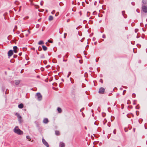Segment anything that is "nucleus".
Masks as SVG:
<instances>
[{
    "label": "nucleus",
    "mask_w": 147,
    "mask_h": 147,
    "mask_svg": "<svg viewBox=\"0 0 147 147\" xmlns=\"http://www.w3.org/2000/svg\"><path fill=\"white\" fill-rule=\"evenodd\" d=\"M142 5H147V0H142Z\"/></svg>",
    "instance_id": "10"
},
{
    "label": "nucleus",
    "mask_w": 147,
    "mask_h": 147,
    "mask_svg": "<svg viewBox=\"0 0 147 147\" xmlns=\"http://www.w3.org/2000/svg\"><path fill=\"white\" fill-rule=\"evenodd\" d=\"M17 117L18 118V119L19 121L20 122L21 120L22 119V117L21 116L19 115H18V116Z\"/></svg>",
    "instance_id": "17"
},
{
    "label": "nucleus",
    "mask_w": 147,
    "mask_h": 147,
    "mask_svg": "<svg viewBox=\"0 0 147 147\" xmlns=\"http://www.w3.org/2000/svg\"><path fill=\"white\" fill-rule=\"evenodd\" d=\"M55 133L56 135L57 136H59L60 135L59 132L58 131H55Z\"/></svg>",
    "instance_id": "19"
},
{
    "label": "nucleus",
    "mask_w": 147,
    "mask_h": 147,
    "mask_svg": "<svg viewBox=\"0 0 147 147\" xmlns=\"http://www.w3.org/2000/svg\"><path fill=\"white\" fill-rule=\"evenodd\" d=\"M127 117L129 118H130L131 117V115L129 114H128L127 115Z\"/></svg>",
    "instance_id": "28"
},
{
    "label": "nucleus",
    "mask_w": 147,
    "mask_h": 147,
    "mask_svg": "<svg viewBox=\"0 0 147 147\" xmlns=\"http://www.w3.org/2000/svg\"><path fill=\"white\" fill-rule=\"evenodd\" d=\"M42 142L47 147H49V145L46 141L43 138L42 139Z\"/></svg>",
    "instance_id": "6"
},
{
    "label": "nucleus",
    "mask_w": 147,
    "mask_h": 147,
    "mask_svg": "<svg viewBox=\"0 0 147 147\" xmlns=\"http://www.w3.org/2000/svg\"><path fill=\"white\" fill-rule=\"evenodd\" d=\"M42 50V48L40 46L38 48V51H41Z\"/></svg>",
    "instance_id": "23"
},
{
    "label": "nucleus",
    "mask_w": 147,
    "mask_h": 147,
    "mask_svg": "<svg viewBox=\"0 0 147 147\" xmlns=\"http://www.w3.org/2000/svg\"><path fill=\"white\" fill-rule=\"evenodd\" d=\"M22 57H18V59L19 60H20V61L22 60Z\"/></svg>",
    "instance_id": "29"
},
{
    "label": "nucleus",
    "mask_w": 147,
    "mask_h": 147,
    "mask_svg": "<svg viewBox=\"0 0 147 147\" xmlns=\"http://www.w3.org/2000/svg\"><path fill=\"white\" fill-rule=\"evenodd\" d=\"M40 57L41 58H45V57L44 54H42L41 55Z\"/></svg>",
    "instance_id": "22"
},
{
    "label": "nucleus",
    "mask_w": 147,
    "mask_h": 147,
    "mask_svg": "<svg viewBox=\"0 0 147 147\" xmlns=\"http://www.w3.org/2000/svg\"><path fill=\"white\" fill-rule=\"evenodd\" d=\"M107 125L109 127H110L111 126V124L110 123H108L107 124Z\"/></svg>",
    "instance_id": "45"
},
{
    "label": "nucleus",
    "mask_w": 147,
    "mask_h": 147,
    "mask_svg": "<svg viewBox=\"0 0 147 147\" xmlns=\"http://www.w3.org/2000/svg\"><path fill=\"white\" fill-rule=\"evenodd\" d=\"M67 35V34L66 33H65L64 34V38H66V35Z\"/></svg>",
    "instance_id": "32"
},
{
    "label": "nucleus",
    "mask_w": 147,
    "mask_h": 147,
    "mask_svg": "<svg viewBox=\"0 0 147 147\" xmlns=\"http://www.w3.org/2000/svg\"><path fill=\"white\" fill-rule=\"evenodd\" d=\"M30 136H26V138L27 139H29V140L30 141V140H29V139Z\"/></svg>",
    "instance_id": "41"
},
{
    "label": "nucleus",
    "mask_w": 147,
    "mask_h": 147,
    "mask_svg": "<svg viewBox=\"0 0 147 147\" xmlns=\"http://www.w3.org/2000/svg\"><path fill=\"white\" fill-rule=\"evenodd\" d=\"M61 80H62V82H64V80H63V78H62V79H61Z\"/></svg>",
    "instance_id": "62"
},
{
    "label": "nucleus",
    "mask_w": 147,
    "mask_h": 147,
    "mask_svg": "<svg viewBox=\"0 0 147 147\" xmlns=\"http://www.w3.org/2000/svg\"><path fill=\"white\" fill-rule=\"evenodd\" d=\"M122 15L124 16V14L125 13V11H123L122 12Z\"/></svg>",
    "instance_id": "39"
},
{
    "label": "nucleus",
    "mask_w": 147,
    "mask_h": 147,
    "mask_svg": "<svg viewBox=\"0 0 147 147\" xmlns=\"http://www.w3.org/2000/svg\"><path fill=\"white\" fill-rule=\"evenodd\" d=\"M88 13H89V12H87V16L88 17L89 16L88 15Z\"/></svg>",
    "instance_id": "60"
},
{
    "label": "nucleus",
    "mask_w": 147,
    "mask_h": 147,
    "mask_svg": "<svg viewBox=\"0 0 147 147\" xmlns=\"http://www.w3.org/2000/svg\"><path fill=\"white\" fill-rule=\"evenodd\" d=\"M18 107L20 109H22L24 107V105L22 103H21L18 105Z\"/></svg>",
    "instance_id": "12"
},
{
    "label": "nucleus",
    "mask_w": 147,
    "mask_h": 147,
    "mask_svg": "<svg viewBox=\"0 0 147 147\" xmlns=\"http://www.w3.org/2000/svg\"><path fill=\"white\" fill-rule=\"evenodd\" d=\"M15 115L17 117H18V115H19V114L18 113H16L15 114Z\"/></svg>",
    "instance_id": "43"
},
{
    "label": "nucleus",
    "mask_w": 147,
    "mask_h": 147,
    "mask_svg": "<svg viewBox=\"0 0 147 147\" xmlns=\"http://www.w3.org/2000/svg\"><path fill=\"white\" fill-rule=\"evenodd\" d=\"M116 132V129H114V130L113 131V133L114 134H115Z\"/></svg>",
    "instance_id": "31"
},
{
    "label": "nucleus",
    "mask_w": 147,
    "mask_h": 147,
    "mask_svg": "<svg viewBox=\"0 0 147 147\" xmlns=\"http://www.w3.org/2000/svg\"><path fill=\"white\" fill-rule=\"evenodd\" d=\"M48 41L49 42H50V43H53V40H48Z\"/></svg>",
    "instance_id": "27"
},
{
    "label": "nucleus",
    "mask_w": 147,
    "mask_h": 147,
    "mask_svg": "<svg viewBox=\"0 0 147 147\" xmlns=\"http://www.w3.org/2000/svg\"><path fill=\"white\" fill-rule=\"evenodd\" d=\"M44 44L42 40H40L39 41V42H38V44L40 45H42Z\"/></svg>",
    "instance_id": "20"
},
{
    "label": "nucleus",
    "mask_w": 147,
    "mask_h": 147,
    "mask_svg": "<svg viewBox=\"0 0 147 147\" xmlns=\"http://www.w3.org/2000/svg\"><path fill=\"white\" fill-rule=\"evenodd\" d=\"M78 34L80 36H82V33H80V32H78Z\"/></svg>",
    "instance_id": "55"
},
{
    "label": "nucleus",
    "mask_w": 147,
    "mask_h": 147,
    "mask_svg": "<svg viewBox=\"0 0 147 147\" xmlns=\"http://www.w3.org/2000/svg\"><path fill=\"white\" fill-rule=\"evenodd\" d=\"M71 96L72 97L75 98H76V90H71Z\"/></svg>",
    "instance_id": "4"
},
{
    "label": "nucleus",
    "mask_w": 147,
    "mask_h": 147,
    "mask_svg": "<svg viewBox=\"0 0 147 147\" xmlns=\"http://www.w3.org/2000/svg\"><path fill=\"white\" fill-rule=\"evenodd\" d=\"M100 82H101L102 83H103V81L101 79H100L99 80Z\"/></svg>",
    "instance_id": "33"
},
{
    "label": "nucleus",
    "mask_w": 147,
    "mask_h": 147,
    "mask_svg": "<svg viewBox=\"0 0 147 147\" xmlns=\"http://www.w3.org/2000/svg\"><path fill=\"white\" fill-rule=\"evenodd\" d=\"M15 83L16 86L18 85L20 83V81L18 80H15L14 81Z\"/></svg>",
    "instance_id": "11"
},
{
    "label": "nucleus",
    "mask_w": 147,
    "mask_h": 147,
    "mask_svg": "<svg viewBox=\"0 0 147 147\" xmlns=\"http://www.w3.org/2000/svg\"><path fill=\"white\" fill-rule=\"evenodd\" d=\"M53 17L52 16H50L49 18V21H51L53 20Z\"/></svg>",
    "instance_id": "15"
},
{
    "label": "nucleus",
    "mask_w": 147,
    "mask_h": 147,
    "mask_svg": "<svg viewBox=\"0 0 147 147\" xmlns=\"http://www.w3.org/2000/svg\"><path fill=\"white\" fill-rule=\"evenodd\" d=\"M131 114L132 115V117H134V115L132 113H131Z\"/></svg>",
    "instance_id": "59"
},
{
    "label": "nucleus",
    "mask_w": 147,
    "mask_h": 147,
    "mask_svg": "<svg viewBox=\"0 0 147 147\" xmlns=\"http://www.w3.org/2000/svg\"><path fill=\"white\" fill-rule=\"evenodd\" d=\"M95 39H96L95 38H94H94H93V41H94V40H95Z\"/></svg>",
    "instance_id": "58"
},
{
    "label": "nucleus",
    "mask_w": 147,
    "mask_h": 147,
    "mask_svg": "<svg viewBox=\"0 0 147 147\" xmlns=\"http://www.w3.org/2000/svg\"><path fill=\"white\" fill-rule=\"evenodd\" d=\"M43 123L46 124L48 123L49 122V120L47 118H45L43 121Z\"/></svg>",
    "instance_id": "9"
},
{
    "label": "nucleus",
    "mask_w": 147,
    "mask_h": 147,
    "mask_svg": "<svg viewBox=\"0 0 147 147\" xmlns=\"http://www.w3.org/2000/svg\"><path fill=\"white\" fill-rule=\"evenodd\" d=\"M102 115L103 117H105L106 115V113H102Z\"/></svg>",
    "instance_id": "26"
},
{
    "label": "nucleus",
    "mask_w": 147,
    "mask_h": 147,
    "mask_svg": "<svg viewBox=\"0 0 147 147\" xmlns=\"http://www.w3.org/2000/svg\"><path fill=\"white\" fill-rule=\"evenodd\" d=\"M15 61V60L14 59H12L10 60V62L11 63H13Z\"/></svg>",
    "instance_id": "25"
},
{
    "label": "nucleus",
    "mask_w": 147,
    "mask_h": 147,
    "mask_svg": "<svg viewBox=\"0 0 147 147\" xmlns=\"http://www.w3.org/2000/svg\"><path fill=\"white\" fill-rule=\"evenodd\" d=\"M18 49V47L16 46H14L13 47V52L15 53H17L18 51L17 49Z\"/></svg>",
    "instance_id": "8"
},
{
    "label": "nucleus",
    "mask_w": 147,
    "mask_h": 147,
    "mask_svg": "<svg viewBox=\"0 0 147 147\" xmlns=\"http://www.w3.org/2000/svg\"><path fill=\"white\" fill-rule=\"evenodd\" d=\"M102 38H106V36L105 34H103L102 36Z\"/></svg>",
    "instance_id": "42"
},
{
    "label": "nucleus",
    "mask_w": 147,
    "mask_h": 147,
    "mask_svg": "<svg viewBox=\"0 0 147 147\" xmlns=\"http://www.w3.org/2000/svg\"><path fill=\"white\" fill-rule=\"evenodd\" d=\"M13 131L16 134L18 135H21L23 134V132L19 129L18 127L16 126L13 129Z\"/></svg>",
    "instance_id": "1"
},
{
    "label": "nucleus",
    "mask_w": 147,
    "mask_h": 147,
    "mask_svg": "<svg viewBox=\"0 0 147 147\" xmlns=\"http://www.w3.org/2000/svg\"><path fill=\"white\" fill-rule=\"evenodd\" d=\"M126 92V90H124L123 91V94L124 95L125 94V93Z\"/></svg>",
    "instance_id": "44"
},
{
    "label": "nucleus",
    "mask_w": 147,
    "mask_h": 147,
    "mask_svg": "<svg viewBox=\"0 0 147 147\" xmlns=\"http://www.w3.org/2000/svg\"><path fill=\"white\" fill-rule=\"evenodd\" d=\"M39 24H37L36 25V27L37 28H38V27H39Z\"/></svg>",
    "instance_id": "52"
},
{
    "label": "nucleus",
    "mask_w": 147,
    "mask_h": 147,
    "mask_svg": "<svg viewBox=\"0 0 147 147\" xmlns=\"http://www.w3.org/2000/svg\"><path fill=\"white\" fill-rule=\"evenodd\" d=\"M13 51L12 50H9L8 52V55L9 57L12 56L13 54Z\"/></svg>",
    "instance_id": "7"
},
{
    "label": "nucleus",
    "mask_w": 147,
    "mask_h": 147,
    "mask_svg": "<svg viewBox=\"0 0 147 147\" xmlns=\"http://www.w3.org/2000/svg\"><path fill=\"white\" fill-rule=\"evenodd\" d=\"M59 146L60 147H65V144L62 142H60L59 144Z\"/></svg>",
    "instance_id": "13"
},
{
    "label": "nucleus",
    "mask_w": 147,
    "mask_h": 147,
    "mask_svg": "<svg viewBox=\"0 0 147 147\" xmlns=\"http://www.w3.org/2000/svg\"><path fill=\"white\" fill-rule=\"evenodd\" d=\"M57 110L59 113H61L62 112V110L61 109L60 107H58L57 109Z\"/></svg>",
    "instance_id": "18"
},
{
    "label": "nucleus",
    "mask_w": 147,
    "mask_h": 147,
    "mask_svg": "<svg viewBox=\"0 0 147 147\" xmlns=\"http://www.w3.org/2000/svg\"><path fill=\"white\" fill-rule=\"evenodd\" d=\"M97 3V2L96 1H95L94 3V5H96Z\"/></svg>",
    "instance_id": "54"
},
{
    "label": "nucleus",
    "mask_w": 147,
    "mask_h": 147,
    "mask_svg": "<svg viewBox=\"0 0 147 147\" xmlns=\"http://www.w3.org/2000/svg\"><path fill=\"white\" fill-rule=\"evenodd\" d=\"M18 56L16 55H14L13 56V57L14 58H16Z\"/></svg>",
    "instance_id": "34"
},
{
    "label": "nucleus",
    "mask_w": 147,
    "mask_h": 147,
    "mask_svg": "<svg viewBox=\"0 0 147 147\" xmlns=\"http://www.w3.org/2000/svg\"><path fill=\"white\" fill-rule=\"evenodd\" d=\"M59 14V13L58 12H57L55 14V16H57Z\"/></svg>",
    "instance_id": "49"
},
{
    "label": "nucleus",
    "mask_w": 147,
    "mask_h": 147,
    "mask_svg": "<svg viewBox=\"0 0 147 147\" xmlns=\"http://www.w3.org/2000/svg\"><path fill=\"white\" fill-rule=\"evenodd\" d=\"M79 61V62H80V63H81V64L82 63V62L81 61H80V60Z\"/></svg>",
    "instance_id": "63"
},
{
    "label": "nucleus",
    "mask_w": 147,
    "mask_h": 147,
    "mask_svg": "<svg viewBox=\"0 0 147 147\" xmlns=\"http://www.w3.org/2000/svg\"><path fill=\"white\" fill-rule=\"evenodd\" d=\"M69 21V19H68L67 20V22H68Z\"/></svg>",
    "instance_id": "64"
},
{
    "label": "nucleus",
    "mask_w": 147,
    "mask_h": 147,
    "mask_svg": "<svg viewBox=\"0 0 147 147\" xmlns=\"http://www.w3.org/2000/svg\"><path fill=\"white\" fill-rule=\"evenodd\" d=\"M128 108H130V109H132V106H128Z\"/></svg>",
    "instance_id": "40"
},
{
    "label": "nucleus",
    "mask_w": 147,
    "mask_h": 147,
    "mask_svg": "<svg viewBox=\"0 0 147 147\" xmlns=\"http://www.w3.org/2000/svg\"><path fill=\"white\" fill-rule=\"evenodd\" d=\"M109 109H110V108H108V111H109V112H111V111H110V110H109Z\"/></svg>",
    "instance_id": "56"
},
{
    "label": "nucleus",
    "mask_w": 147,
    "mask_h": 147,
    "mask_svg": "<svg viewBox=\"0 0 147 147\" xmlns=\"http://www.w3.org/2000/svg\"><path fill=\"white\" fill-rule=\"evenodd\" d=\"M63 4V3L62 2H60L59 3V5L61 6H62V5Z\"/></svg>",
    "instance_id": "50"
},
{
    "label": "nucleus",
    "mask_w": 147,
    "mask_h": 147,
    "mask_svg": "<svg viewBox=\"0 0 147 147\" xmlns=\"http://www.w3.org/2000/svg\"><path fill=\"white\" fill-rule=\"evenodd\" d=\"M105 89L104 88L101 87L100 88L98 93L100 94H103L104 93Z\"/></svg>",
    "instance_id": "5"
},
{
    "label": "nucleus",
    "mask_w": 147,
    "mask_h": 147,
    "mask_svg": "<svg viewBox=\"0 0 147 147\" xmlns=\"http://www.w3.org/2000/svg\"><path fill=\"white\" fill-rule=\"evenodd\" d=\"M142 9L143 12L145 13H147V6L142 5Z\"/></svg>",
    "instance_id": "2"
},
{
    "label": "nucleus",
    "mask_w": 147,
    "mask_h": 147,
    "mask_svg": "<svg viewBox=\"0 0 147 147\" xmlns=\"http://www.w3.org/2000/svg\"><path fill=\"white\" fill-rule=\"evenodd\" d=\"M136 113L137 115L138 116L139 114V111H136Z\"/></svg>",
    "instance_id": "36"
},
{
    "label": "nucleus",
    "mask_w": 147,
    "mask_h": 147,
    "mask_svg": "<svg viewBox=\"0 0 147 147\" xmlns=\"http://www.w3.org/2000/svg\"><path fill=\"white\" fill-rule=\"evenodd\" d=\"M22 52H21L19 54V55L20 56H21L22 55Z\"/></svg>",
    "instance_id": "53"
},
{
    "label": "nucleus",
    "mask_w": 147,
    "mask_h": 147,
    "mask_svg": "<svg viewBox=\"0 0 147 147\" xmlns=\"http://www.w3.org/2000/svg\"><path fill=\"white\" fill-rule=\"evenodd\" d=\"M71 72L69 71V72L68 74V75L67 76V78H69V76L71 74Z\"/></svg>",
    "instance_id": "24"
},
{
    "label": "nucleus",
    "mask_w": 147,
    "mask_h": 147,
    "mask_svg": "<svg viewBox=\"0 0 147 147\" xmlns=\"http://www.w3.org/2000/svg\"><path fill=\"white\" fill-rule=\"evenodd\" d=\"M70 79L71 80V82L72 84H73L74 83V80L73 79H72L71 78H70Z\"/></svg>",
    "instance_id": "21"
},
{
    "label": "nucleus",
    "mask_w": 147,
    "mask_h": 147,
    "mask_svg": "<svg viewBox=\"0 0 147 147\" xmlns=\"http://www.w3.org/2000/svg\"><path fill=\"white\" fill-rule=\"evenodd\" d=\"M132 96L133 97H136V94L134 93H133L132 94Z\"/></svg>",
    "instance_id": "30"
},
{
    "label": "nucleus",
    "mask_w": 147,
    "mask_h": 147,
    "mask_svg": "<svg viewBox=\"0 0 147 147\" xmlns=\"http://www.w3.org/2000/svg\"><path fill=\"white\" fill-rule=\"evenodd\" d=\"M25 58L26 59L27 61L29 59V58L28 57L27 58L26 57Z\"/></svg>",
    "instance_id": "47"
},
{
    "label": "nucleus",
    "mask_w": 147,
    "mask_h": 147,
    "mask_svg": "<svg viewBox=\"0 0 147 147\" xmlns=\"http://www.w3.org/2000/svg\"><path fill=\"white\" fill-rule=\"evenodd\" d=\"M138 29H136L135 30V32L136 33L138 32Z\"/></svg>",
    "instance_id": "37"
},
{
    "label": "nucleus",
    "mask_w": 147,
    "mask_h": 147,
    "mask_svg": "<svg viewBox=\"0 0 147 147\" xmlns=\"http://www.w3.org/2000/svg\"><path fill=\"white\" fill-rule=\"evenodd\" d=\"M131 4L132 5H135V3L134 2H131Z\"/></svg>",
    "instance_id": "38"
},
{
    "label": "nucleus",
    "mask_w": 147,
    "mask_h": 147,
    "mask_svg": "<svg viewBox=\"0 0 147 147\" xmlns=\"http://www.w3.org/2000/svg\"><path fill=\"white\" fill-rule=\"evenodd\" d=\"M84 38H83L81 40V42H83L84 40Z\"/></svg>",
    "instance_id": "51"
},
{
    "label": "nucleus",
    "mask_w": 147,
    "mask_h": 147,
    "mask_svg": "<svg viewBox=\"0 0 147 147\" xmlns=\"http://www.w3.org/2000/svg\"><path fill=\"white\" fill-rule=\"evenodd\" d=\"M31 49H32L34 50H35V48H31Z\"/></svg>",
    "instance_id": "61"
},
{
    "label": "nucleus",
    "mask_w": 147,
    "mask_h": 147,
    "mask_svg": "<svg viewBox=\"0 0 147 147\" xmlns=\"http://www.w3.org/2000/svg\"><path fill=\"white\" fill-rule=\"evenodd\" d=\"M55 10H54L51 12V13L52 14H53L55 13Z\"/></svg>",
    "instance_id": "46"
},
{
    "label": "nucleus",
    "mask_w": 147,
    "mask_h": 147,
    "mask_svg": "<svg viewBox=\"0 0 147 147\" xmlns=\"http://www.w3.org/2000/svg\"><path fill=\"white\" fill-rule=\"evenodd\" d=\"M130 103V100H128L127 102V104H129Z\"/></svg>",
    "instance_id": "35"
},
{
    "label": "nucleus",
    "mask_w": 147,
    "mask_h": 147,
    "mask_svg": "<svg viewBox=\"0 0 147 147\" xmlns=\"http://www.w3.org/2000/svg\"><path fill=\"white\" fill-rule=\"evenodd\" d=\"M43 2L42 1L40 3V4L41 5H43Z\"/></svg>",
    "instance_id": "48"
},
{
    "label": "nucleus",
    "mask_w": 147,
    "mask_h": 147,
    "mask_svg": "<svg viewBox=\"0 0 147 147\" xmlns=\"http://www.w3.org/2000/svg\"><path fill=\"white\" fill-rule=\"evenodd\" d=\"M37 96V99L39 101H40L42 98V96L40 92H38L36 94Z\"/></svg>",
    "instance_id": "3"
},
{
    "label": "nucleus",
    "mask_w": 147,
    "mask_h": 147,
    "mask_svg": "<svg viewBox=\"0 0 147 147\" xmlns=\"http://www.w3.org/2000/svg\"><path fill=\"white\" fill-rule=\"evenodd\" d=\"M42 48L44 51H46L47 50V47L43 45L42 46Z\"/></svg>",
    "instance_id": "16"
},
{
    "label": "nucleus",
    "mask_w": 147,
    "mask_h": 147,
    "mask_svg": "<svg viewBox=\"0 0 147 147\" xmlns=\"http://www.w3.org/2000/svg\"><path fill=\"white\" fill-rule=\"evenodd\" d=\"M82 115H83V117H84V116L85 115H84V113H82Z\"/></svg>",
    "instance_id": "57"
},
{
    "label": "nucleus",
    "mask_w": 147,
    "mask_h": 147,
    "mask_svg": "<svg viewBox=\"0 0 147 147\" xmlns=\"http://www.w3.org/2000/svg\"><path fill=\"white\" fill-rule=\"evenodd\" d=\"M76 85L74 84L72 87L71 90H76Z\"/></svg>",
    "instance_id": "14"
}]
</instances>
